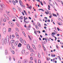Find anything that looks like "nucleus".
<instances>
[{"label": "nucleus", "instance_id": "nucleus-1", "mask_svg": "<svg viewBox=\"0 0 63 63\" xmlns=\"http://www.w3.org/2000/svg\"><path fill=\"white\" fill-rule=\"evenodd\" d=\"M9 42H10L9 37V36L7 35L6 37V38H4V40L3 38L2 39V45H4V42L5 43H6V42H7V43H9Z\"/></svg>", "mask_w": 63, "mask_h": 63}, {"label": "nucleus", "instance_id": "nucleus-2", "mask_svg": "<svg viewBox=\"0 0 63 63\" xmlns=\"http://www.w3.org/2000/svg\"><path fill=\"white\" fill-rule=\"evenodd\" d=\"M4 7V4H0V9L1 10H2L3 8Z\"/></svg>", "mask_w": 63, "mask_h": 63}, {"label": "nucleus", "instance_id": "nucleus-3", "mask_svg": "<svg viewBox=\"0 0 63 63\" xmlns=\"http://www.w3.org/2000/svg\"><path fill=\"white\" fill-rule=\"evenodd\" d=\"M19 2L20 4V5L21 7H23L24 8H25V6L23 5V3H22V2H21V1L20 0H19Z\"/></svg>", "mask_w": 63, "mask_h": 63}, {"label": "nucleus", "instance_id": "nucleus-4", "mask_svg": "<svg viewBox=\"0 0 63 63\" xmlns=\"http://www.w3.org/2000/svg\"><path fill=\"white\" fill-rule=\"evenodd\" d=\"M9 24L12 27H13L14 25V23L12 22L11 21H9Z\"/></svg>", "mask_w": 63, "mask_h": 63}, {"label": "nucleus", "instance_id": "nucleus-5", "mask_svg": "<svg viewBox=\"0 0 63 63\" xmlns=\"http://www.w3.org/2000/svg\"><path fill=\"white\" fill-rule=\"evenodd\" d=\"M6 30L5 28H3V32L4 34H6Z\"/></svg>", "mask_w": 63, "mask_h": 63}, {"label": "nucleus", "instance_id": "nucleus-6", "mask_svg": "<svg viewBox=\"0 0 63 63\" xmlns=\"http://www.w3.org/2000/svg\"><path fill=\"white\" fill-rule=\"evenodd\" d=\"M15 41L14 40H11V43L12 44H14Z\"/></svg>", "mask_w": 63, "mask_h": 63}, {"label": "nucleus", "instance_id": "nucleus-7", "mask_svg": "<svg viewBox=\"0 0 63 63\" xmlns=\"http://www.w3.org/2000/svg\"><path fill=\"white\" fill-rule=\"evenodd\" d=\"M27 47L28 48V49H30V46H29V44H28V45H27Z\"/></svg>", "mask_w": 63, "mask_h": 63}, {"label": "nucleus", "instance_id": "nucleus-8", "mask_svg": "<svg viewBox=\"0 0 63 63\" xmlns=\"http://www.w3.org/2000/svg\"><path fill=\"white\" fill-rule=\"evenodd\" d=\"M28 37L29 39H30V40L31 41H32V39L33 38V37H32V36H28Z\"/></svg>", "mask_w": 63, "mask_h": 63}, {"label": "nucleus", "instance_id": "nucleus-9", "mask_svg": "<svg viewBox=\"0 0 63 63\" xmlns=\"http://www.w3.org/2000/svg\"><path fill=\"white\" fill-rule=\"evenodd\" d=\"M25 50L24 49L21 52V53L22 54H24L25 53Z\"/></svg>", "mask_w": 63, "mask_h": 63}, {"label": "nucleus", "instance_id": "nucleus-10", "mask_svg": "<svg viewBox=\"0 0 63 63\" xmlns=\"http://www.w3.org/2000/svg\"><path fill=\"white\" fill-rule=\"evenodd\" d=\"M18 43V41H16L15 43V46H16L17 45Z\"/></svg>", "mask_w": 63, "mask_h": 63}, {"label": "nucleus", "instance_id": "nucleus-11", "mask_svg": "<svg viewBox=\"0 0 63 63\" xmlns=\"http://www.w3.org/2000/svg\"><path fill=\"white\" fill-rule=\"evenodd\" d=\"M20 42H21L22 43H23V40L22 39V38H20Z\"/></svg>", "mask_w": 63, "mask_h": 63}, {"label": "nucleus", "instance_id": "nucleus-12", "mask_svg": "<svg viewBox=\"0 0 63 63\" xmlns=\"http://www.w3.org/2000/svg\"><path fill=\"white\" fill-rule=\"evenodd\" d=\"M30 51L31 52H34V50H33V48H31V49H30Z\"/></svg>", "mask_w": 63, "mask_h": 63}, {"label": "nucleus", "instance_id": "nucleus-13", "mask_svg": "<svg viewBox=\"0 0 63 63\" xmlns=\"http://www.w3.org/2000/svg\"><path fill=\"white\" fill-rule=\"evenodd\" d=\"M5 54L6 55H7L8 54V52L7 51V50L6 49L5 51Z\"/></svg>", "mask_w": 63, "mask_h": 63}, {"label": "nucleus", "instance_id": "nucleus-14", "mask_svg": "<svg viewBox=\"0 0 63 63\" xmlns=\"http://www.w3.org/2000/svg\"><path fill=\"white\" fill-rule=\"evenodd\" d=\"M11 30H12V29L11 28H9V30H8L9 32H10L11 31Z\"/></svg>", "mask_w": 63, "mask_h": 63}, {"label": "nucleus", "instance_id": "nucleus-15", "mask_svg": "<svg viewBox=\"0 0 63 63\" xmlns=\"http://www.w3.org/2000/svg\"><path fill=\"white\" fill-rule=\"evenodd\" d=\"M32 46L33 47V48H34V49H36V47H35V46H34V45H32Z\"/></svg>", "mask_w": 63, "mask_h": 63}, {"label": "nucleus", "instance_id": "nucleus-16", "mask_svg": "<svg viewBox=\"0 0 63 63\" xmlns=\"http://www.w3.org/2000/svg\"><path fill=\"white\" fill-rule=\"evenodd\" d=\"M59 25H62L63 24L62 22H60L59 23H58Z\"/></svg>", "mask_w": 63, "mask_h": 63}, {"label": "nucleus", "instance_id": "nucleus-17", "mask_svg": "<svg viewBox=\"0 0 63 63\" xmlns=\"http://www.w3.org/2000/svg\"><path fill=\"white\" fill-rule=\"evenodd\" d=\"M38 56L39 58H41V55H40V54L39 53H38Z\"/></svg>", "mask_w": 63, "mask_h": 63}, {"label": "nucleus", "instance_id": "nucleus-18", "mask_svg": "<svg viewBox=\"0 0 63 63\" xmlns=\"http://www.w3.org/2000/svg\"><path fill=\"white\" fill-rule=\"evenodd\" d=\"M24 43L25 45H26V41H25V40H23Z\"/></svg>", "mask_w": 63, "mask_h": 63}, {"label": "nucleus", "instance_id": "nucleus-19", "mask_svg": "<svg viewBox=\"0 0 63 63\" xmlns=\"http://www.w3.org/2000/svg\"><path fill=\"white\" fill-rule=\"evenodd\" d=\"M18 47H20L21 46V44L19 43L18 46Z\"/></svg>", "mask_w": 63, "mask_h": 63}, {"label": "nucleus", "instance_id": "nucleus-20", "mask_svg": "<svg viewBox=\"0 0 63 63\" xmlns=\"http://www.w3.org/2000/svg\"><path fill=\"white\" fill-rule=\"evenodd\" d=\"M58 58L59 59V60H60V61H61V58H60V56H58Z\"/></svg>", "mask_w": 63, "mask_h": 63}, {"label": "nucleus", "instance_id": "nucleus-21", "mask_svg": "<svg viewBox=\"0 0 63 63\" xmlns=\"http://www.w3.org/2000/svg\"><path fill=\"white\" fill-rule=\"evenodd\" d=\"M13 10L14 11V12H16V9L15 8H13Z\"/></svg>", "mask_w": 63, "mask_h": 63}, {"label": "nucleus", "instance_id": "nucleus-22", "mask_svg": "<svg viewBox=\"0 0 63 63\" xmlns=\"http://www.w3.org/2000/svg\"><path fill=\"white\" fill-rule=\"evenodd\" d=\"M35 27L36 29H37V30L39 29V28L38 27H37V25H35Z\"/></svg>", "mask_w": 63, "mask_h": 63}, {"label": "nucleus", "instance_id": "nucleus-23", "mask_svg": "<svg viewBox=\"0 0 63 63\" xmlns=\"http://www.w3.org/2000/svg\"><path fill=\"white\" fill-rule=\"evenodd\" d=\"M12 2L14 5H16V2H15V1H14V0H13Z\"/></svg>", "mask_w": 63, "mask_h": 63}, {"label": "nucleus", "instance_id": "nucleus-24", "mask_svg": "<svg viewBox=\"0 0 63 63\" xmlns=\"http://www.w3.org/2000/svg\"><path fill=\"white\" fill-rule=\"evenodd\" d=\"M51 56L52 57H53V56L54 57L55 56V55H53V54H51Z\"/></svg>", "mask_w": 63, "mask_h": 63}, {"label": "nucleus", "instance_id": "nucleus-25", "mask_svg": "<svg viewBox=\"0 0 63 63\" xmlns=\"http://www.w3.org/2000/svg\"><path fill=\"white\" fill-rule=\"evenodd\" d=\"M33 43L35 44H37V41L36 40L33 41Z\"/></svg>", "mask_w": 63, "mask_h": 63}, {"label": "nucleus", "instance_id": "nucleus-26", "mask_svg": "<svg viewBox=\"0 0 63 63\" xmlns=\"http://www.w3.org/2000/svg\"><path fill=\"white\" fill-rule=\"evenodd\" d=\"M12 53L13 54H15V51L13 50H12V51H11Z\"/></svg>", "mask_w": 63, "mask_h": 63}, {"label": "nucleus", "instance_id": "nucleus-27", "mask_svg": "<svg viewBox=\"0 0 63 63\" xmlns=\"http://www.w3.org/2000/svg\"><path fill=\"white\" fill-rule=\"evenodd\" d=\"M24 61L25 63H26V62H27V61H28V60H27V59L24 60Z\"/></svg>", "mask_w": 63, "mask_h": 63}, {"label": "nucleus", "instance_id": "nucleus-28", "mask_svg": "<svg viewBox=\"0 0 63 63\" xmlns=\"http://www.w3.org/2000/svg\"><path fill=\"white\" fill-rule=\"evenodd\" d=\"M6 19L7 20H9V17H8L7 16H6Z\"/></svg>", "mask_w": 63, "mask_h": 63}, {"label": "nucleus", "instance_id": "nucleus-29", "mask_svg": "<svg viewBox=\"0 0 63 63\" xmlns=\"http://www.w3.org/2000/svg\"><path fill=\"white\" fill-rule=\"evenodd\" d=\"M3 22H6V19H5V18H4L3 19Z\"/></svg>", "mask_w": 63, "mask_h": 63}, {"label": "nucleus", "instance_id": "nucleus-30", "mask_svg": "<svg viewBox=\"0 0 63 63\" xmlns=\"http://www.w3.org/2000/svg\"><path fill=\"white\" fill-rule=\"evenodd\" d=\"M38 25L39 26V27H41V25L40 24V23H38Z\"/></svg>", "mask_w": 63, "mask_h": 63}, {"label": "nucleus", "instance_id": "nucleus-31", "mask_svg": "<svg viewBox=\"0 0 63 63\" xmlns=\"http://www.w3.org/2000/svg\"><path fill=\"white\" fill-rule=\"evenodd\" d=\"M23 34L24 35L25 37H26V36L25 35V33L24 32H23Z\"/></svg>", "mask_w": 63, "mask_h": 63}, {"label": "nucleus", "instance_id": "nucleus-32", "mask_svg": "<svg viewBox=\"0 0 63 63\" xmlns=\"http://www.w3.org/2000/svg\"><path fill=\"white\" fill-rule=\"evenodd\" d=\"M9 60L10 61H11V56H9Z\"/></svg>", "mask_w": 63, "mask_h": 63}, {"label": "nucleus", "instance_id": "nucleus-33", "mask_svg": "<svg viewBox=\"0 0 63 63\" xmlns=\"http://www.w3.org/2000/svg\"><path fill=\"white\" fill-rule=\"evenodd\" d=\"M18 9L20 12L21 11V9L20 8H18Z\"/></svg>", "mask_w": 63, "mask_h": 63}, {"label": "nucleus", "instance_id": "nucleus-34", "mask_svg": "<svg viewBox=\"0 0 63 63\" xmlns=\"http://www.w3.org/2000/svg\"><path fill=\"white\" fill-rule=\"evenodd\" d=\"M38 63H41V61L40 60H38Z\"/></svg>", "mask_w": 63, "mask_h": 63}, {"label": "nucleus", "instance_id": "nucleus-35", "mask_svg": "<svg viewBox=\"0 0 63 63\" xmlns=\"http://www.w3.org/2000/svg\"><path fill=\"white\" fill-rule=\"evenodd\" d=\"M53 16H56V17H57V16L56 15H55V14H53Z\"/></svg>", "mask_w": 63, "mask_h": 63}, {"label": "nucleus", "instance_id": "nucleus-36", "mask_svg": "<svg viewBox=\"0 0 63 63\" xmlns=\"http://www.w3.org/2000/svg\"><path fill=\"white\" fill-rule=\"evenodd\" d=\"M28 8L29 9H31V8H32V7L31 6L30 7H28Z\"/></svg>", "mask_w": 63, "mask_h": 63}, {"label": "nucleus", "instance_id": "nucleus-37", "mask_svg": "<svg viewBox=\"0 0 63 63\" xmlns=\"http://www.w3.org/2000/svg\"><path fill=\"white\" fill-rule=\"evenodd\" d=\"M25 22H26L25 23H29V21H25Z\"/></svg>", "mask_w": 63, "mask_h": 63}, {"label": "nucleus", "instance_id": "nucleus-38", "mask_svg": "<svg viewBox=\"0 0 63 63\" xmlns=\"http://www.w3.org/2000/svg\"><path fill=\"white\" fill-rule=\"evenodd\" d=\"M24 13L26 14V15H27V14L26 13V11H24Z\"/></svg>", "mask_w": 63, "mask_h": 63}, {"label": "nucleus", "instance_id": "nucleus-39", "mask_svg": "<svg viewBox=\"0 0 63 63\" xmlns=\"http://www.w3.org/2000/svg\"><path fill=\"white\" fill-rule=\"evenodd\" d=\"M50 58H47V61H48L49 60H50Z\"/></svg>", "mask_w": 63, "mask_h": 63}, {"label": "nucleus", "instance_id": "nucleus-40", "mask_svg": "<svg viewBox=\"0 0 63 63\" xmlns=\"http://www.w3.org/2000/svg\"><path fill=\"white\" fill-rule=\"evenodd\" d=\"M28 54V52H26L25 54V55H27Z\"/></svg>", "mask_w": 63, "mask_h": 63}, {"label": "nucleus", "instance_id": "nucleus-41", "mask_svg": "<svg viewBox=\"0 0 63 63\" xmlns=\"http://www.w3.org/2000/svg\"><path fill=\"white\" fill-rule=\"evenodd\" d=\"M35 17V18H37V15L36 14H35L34 15Z\"/></svg>", "mask_w": 63, "mask_h": 63}, {"label": "nucleus", "instance_id": "nucleus-42", "mask_svg": "<svg viewBox=\"0 0 63 63\" xmlns=\"http://www.w3.org/2000/svg\"><path fill=\"white\" fill-rule=\"evenodd\" d=\"M38 47L39 48H41V45H39Z\"/></svg>", "mask_w": 63, "mask_h": 63}, {"label": "nucleus", "instance_id": "nucleus-43", "mask_svg": "<svg viewBox=\"0 0 63 63\" xmlns=\"http://www.w3.org/2000/svg\"><path fill=\"white\" fill-rule=\"evenodd\" d=\"M16 31H19V30H18V29H17V28H16Z\"/></svg>", "mask_w": 63, "mask_h": 63}, {"label": "nucleus", "instance_id": "nucleus-44", "mask_svg": "<svg viewBox=\"0 0 63 63\" xmlns=\"http://www.w3.org/2000/svg\"><path fill=\"white\" fill-rule=\"evenodd\" d=\"M10 50L11 51H12L13 50H12V48L11 47L10 48Z\"/></svg>", "mask_w": 63, "mask_h": 63}, {"label": "nucleus", "instance_id": "nucleus-45", "mask_svg": "<svg viewBox=\"0 0 63 63\" xmlns=\"http://www.w3.org/2000/svg\"><path fill=\"white\" fill-rule=\"evenodd\" d=\"M52 35H55V33L54 32H52Z\"/></svg>", "mask_w": 63, "mask_h": 63}, {"label": "nucleus", "instance_id": "nucleus-46", "mask_svg": "<svg viewBox=\"0 0 63 63\" xmlns=\"http://www.w3.org/2000/svg\"><path fill=\"white\" fill-rule=\"evenodd\" d=\"M42 55H43V56H44V53L43 52H42Z\"/></svg>", "mask_w": 63, "mask_h": 63}, {"label": "nucleus", "instance_id": "nucleus-47", "mask_svg": "<svg viewBox=\"0 0 63 63\" xmlns=\"http://www.w3.org/2000/svg\"><path fill=\"white\" fill-rule=\"evenodd\" d=\"M16 36H17V35H18V33H17V32H16Z\"/></svg>", "mask_w": 63, "mask_h": 63}, {"label": "nucleus", "instance_id": "nucleus-48", "mask_svg": "<svg viewBox=\"0 0 63 63\" xmlns=\"http://www.w3.org/2000/svg\"><path fill=\"white\" fill-rule=\"evenodd\" d=\"M40 3L41 5H42V6H43V4L42 3V1H40Z\"/></svg>", "mask_w": 63, "mask_h": 63}, {"label": "nucleus", "instance_id": "nucleus-49", "mask_svg": "<svg viewBox=\"0 0 63 63\" xmlns=\"http://www.w3.org/2000/svg\"><path fill=\"white\" fill-rule=\"evenodd\" d=\"M34 33H35V34H36V35H37V32H36V31H34Z\"/></svg>", "mask_w": 63, "mask_h": 63}, {"label": "nucleus", "instance_id": "nucleus-50", "mask_svg": "<svg viewBox=\"0 0 63 63\" xmlns=\"http://www.w3.org/2000/svg\"><path fill=\"white\" fill-rule=\"evenodd\" d=\"M33 53H32V54H31V56H33Z\"/></svg>", "mask_w": 63, "mask_h": 63}, {"label": "nucleus", "instance_id": "nucleus-51", "mask_svg": "<svg viewBox=\"0 0 63 63\" xmlns=\"http://www.w3.org/2000/svg\"><path fill=\"white\" fill-rule=\"evenodd\" d=\"M34 61H35V63H37L36 59H34Z\"/></svg>", "mask_w": 63, "mask_h": 63}, {"label": "nucleus", "instance_id": "nucleus-52", "mask_svg": "<svg viewBox=\"0 0 63 63\" xmlns=\"http://www.w3.org/2000/svg\"><path fill=\"white\" fill-rule=\"evenodd\" d=\"M61 19L60 18H58V20H59L60 21V20H61Z\"/></svg>", "mask_w": 63, "mask_h": 63}, {"label": "nucleus", "instance_id": "nucleus-53", "mask_svg": "<svg viewBox=\"0 0 63 63\" xmlns=\"http://www.w3.org/2000/svg\"><path fill=\"white\" fill-rule=\"evenodd\" d=\"M43 3H44V4H46V2L45 1H43Z\"/></svg>", "mask_w": 63, "mask_h": 63}, {"label": "nucleus", "instance_id": "nucleus-54", "mask_svg": "<svg viewBox=\"0 0 63 63\" xmlns=\"http://www.w3.org/2000/svg\"><path fill=\"white\" fill-rule=\"evenodd\" d=\"M57 29L58 30V31H59L60 30V29H59V28L58 27L57 28Z\"/></svg>", "mask_w": 63, "mask_h": 63}, {"label": "nucleus", "instance_id": "nucleus-55", "mask_svg": "<svg viewBox=\"0 0 63 63\" xmlns=\"http://www.w3.org/2000/svg\"><path fill=\"white\" fill-rule=\"evenodd\" d=\"M12 37H13V38H15V35H12Z\"/></svg>", "mask_w": 63, "mask_h": 63}, {"label": "nucleus", "instance_id": "nucleus-56", "mask_svg": "<svg viewBox=\"0 0 63 63\" xmlns=\"http://www.w3.org/2000/svg\"><path fill=\"white\" fill-rule=\"evenodd\" d=\"M30 59L31 60H33V58L32 57H31L30 58Z\"/></svg>", "mask_w": 63, "mask_h": 63}, {"label": "nucleus", "instance_id": "nucleus-57", "mask_svg": "<svg viewBox=\"0 0 63 63\" xmlns=\"http://www.w3.org/2000/svg\"><path fill=\"white\" fill-rule=\"evenodd\" d=\"M12 48H13V49H14V48H15V47H14V46H12Z\"/></svg>", "mask_w": 63, "mask_h": 63}, {"label": "nucleus", "instance_id": "nucleus-58", "mask_svg": "<svg viewBox=\"0 0 63 63\" xmlns=\"http://www.w3.org/2000/svg\"><path fill=\"white\" fill-rule=\"evenodd\" d=\"M16 36V37H17V38H19V35H17V36Z\"/></svg>", "mask_w": 63, "mask_h": 63}, {"label": "nucleus", "instance_id": "nucleus-59", "mask_svg": "<svg viewBox=\"0 0 63 63\" xmlns=\"http://www.w3.org/2000/svg\"><path fill=\"white\" fill-rule=\"evenodd\" d=\"M43 48L44 49V51H46V48H45V47H44Z\"/></svg>", "mask_w": 63, "mask_h": 63}, {"label": "nucleus", "instance_id": "nucleus-60", "mask_svg": "<svg viewBox=\"0 0 63 63\" xmlns=\"http://www.w3.org/2000/svg\"><path fill=\"white\" fill-rule=\"evenodd\" d=\"M28 18L30 19H31V17H29Z\"/></svg>", "mask_w": 63, "mask_h": 63}, {"label": "nucleus", "instance_id": "nucleus-61", "mask_svg": "<svg viewBox=\"0 0 63 63\" xmlns=\"http://www.w3.org/2000/svg\"><path fill=\"white\" fill-rule=\"evenodd\" d=\"M46 14H47V15L48 14V12H45Z\"/></svg>", "mask_w": 63, "mask_h": 63}, {"label": "nucleus", "instance_id": "nucleus-62", "mask_svg": "<svg viewBox=\"0 0 63 63\" xmlns=\"http://www.w3.org/2000/svg\"><path fill=\"white\" fill-rule=\"evenodd\" d=\"M19 19H23V18H21L20 17V18H19Z\"/></svg>", "mask_w": 63, "mask_h": 63}, {"label": "nucleus", "instance_id": "nucleus-63", "mask_svg": "<svg viewBox=\"0 0 63 63\" xmlns=\"http://www.w3.org/2000/svg\"><path fill=\"white\" fill-rule=\"evenodd\" d=\"M18 63H21L20 61H18Z\"/></svg>", "mask_w": 63, "mask_h": 63}, {"label": "nucleus", "instance_id": "nucleus-64", "mask_svg": "<svg viewBox=\"0 0 63 63\" xmlns=\"http://www.w3.org/2000/svg\"><path fill=\"white\" fill-rule=\"evenodd\" d=\"M5 23H2V25H5Z\"/></svg>", "mask_w": 63, "mask_h": 63}]
</instances>
